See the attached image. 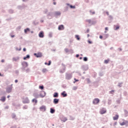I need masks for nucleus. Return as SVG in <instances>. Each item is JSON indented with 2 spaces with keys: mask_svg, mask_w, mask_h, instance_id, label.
I'll list each match as a JSON object with an SVG mask.
<instances>
[{
  "mask_svg": "<svg viewBox=\"0 0 128 128\" xmlns=\"http://www.w3.org/2000/svg\"><path fill=\"white\" fill-rule=\"evenodd\" d=\"M104 32H105V33H106V31H105Z\"/></svg>",
  "mask_w": 128,
  "mask_h": 128,
  "instance_id": "61",
  "label": "nucleus"
},
{
  "mask_svg": "<svg viewBox=\"0 0 128 128\" xmlns=\"http://www.w3.org/2000/svg\"><path fill=\"white\" fill-rule=\"evenodd\" d=\"M23 50H24V52H26V48H23Z\"/></svg>",
  "mask_w": 128,
  "mask_h": 128,
  "instance_id": "42",
  "label": "nucleus"
},
{
  "mask_svg": "<svg viewBox=\"0 0 128 128\" xmlns=\"http://www.w3.org/2000/svg\"><path fill=\"white\" fill-rule=\"evenodd\" d=\"M34 98H38V94H34Z\"/></svg>",
  "mask_w": 128,
  "mask_h": 128,
  "instance_id": "24",
  "label": "nucleus"
},
{
  "mask_svg": "<svg viewBox=\"0 0 128 128\" xmlns=\"http://www.w3.org/2000/svg\"><path fill=\"white\" fill-rule=\"evenodd\" d=\"M63 98H66V96H67L68 94H66V91L63 92L62 94H61Z\"/></svg>",
  "mask_w": 128,
  "mask_h": 128,
  "instance_id": "11",
  "label": "nucleus"
},
{
  "mask_svg": "<svg viewBox=\"0 0 128 128\" xmlns=\"http://www.w3.org/2000/svg\"><path fill=\"white\" fill-rule=\"evenodd\" d=\"M23 0V2H26V0Z\"/></svg>",
  "mask_w": 128,
  "mask_h": 128,
  "instance_id": "57",
  "label": "nucleus"
},
{
  "mask_svg": "<svg viewBox=\"0 0 128 128\" xmlns=\"http://www.w3.org/2000/svg\"><path fill=\"white\" fill-rule=\"evenodd\" d=\"M50 60L49 61V62L48 64H47L48 66H50Z\"/></svg>",
  "mask_w": 128,
  "mask_h": 128,
  "instance_id": "38",
  "label": "nucleus"
},
{
  "mask_svg": "<svg viewBox=\"0 0 128 128\" xmlns=\"http://www.w3.org/2000/svg\"><path fill=\"white\" fill-rule=\"evenodd\" d=\"M2 62H4V60H2Z\"/></svg>",
  "mask_w": 128,
  "mask_h": 128,
  "instance_id": "48",
  "label": "nucleus"
},
{
  "mask_svg": "<svg viewBox=\"0 0 128 128\" xmlns=\"http://www.w3.org/2000/svg\"><path fill=\"white\" fill-rule=\"evenodd\" d=\"M11 38H14V35L11 36Z\"/></svg>",
  "mask_w": 128,
  "mask_h": 128,
  "instance_id": "49",
  "label": "nucleus"
},
{
  "mask_svg": "<svg viewBox=\"0 0 128 128\" xmlns=\"http://www.w3.org/2000/svg\"><path fill=\"white\" fill-rule=\"evenodd\" d=\"M108 34H104L103 38H104V40L108 38Z\"/></svg>",
  "mask_w": 128,
  "mask_h": 128,
  "instance_id": "15",
  "label": "nucleus"
},
{
  "mask_svg": "<svg viewBox=\"0 0 128 128\" xmlns=\"http://www.w3.org/2000/svg\"><path fill=\"white\" fill-rule=\"evenodd\" d=\"M82 57L80 58V60H82Z\"/></svg>",
  "mask_w": 128,
  "mask_h": 128,
  "instance_id": "54",
  "label": "nucleus"
},
{
  "mask_svg": "<svg viewBox=\"0 0 128 128\" xmlns=\"http://www.w3.org/2000/svg\"><path fill=\"white\" fill-rule=\"evenodd\" d=\"M66 78L67 80H70V78H68V75H67V76H66Z\"/></svg>",
  "mask_w": 128,
  "mask_h": 128,
  "instance_id": "39",
  "label": "nucleus"
},
{
  "mask_svg": "<svg viewBox=\"0 0 128 128\" xmlns=\"http://www.w3.org/2000/svg\"><path fill=\"white\" fill-rule=\"evenodd\" d=\"M76 40H80V36L76 35Z\"/></svg>",
  "mask_w": 128,
  "mask_h": 128,
  "instance_id": "21",
  "label": "nucleus"
},
{
  "mask_svg": "<svg viewBox=\"0 0 128 128\" xmlns=\"http://www.w3.org/2000/svg\"><path fill=\"white\" fill-rule=\"evenodd\" d=\"M12 118H16V116L14 114H12Z\"/></svg>",
  "mask_w": 128,
  "mask_h": 128,
  "instance_id": "26",
  "label": "nucleus"
},
{
  "mask_svg": "<svg viewBox=\"0 0 128 128\" xmlns=\"http://www.w3.org/2000/svg\"><path fill=\"white\" fill-rule=\"evenodd\" d=\"M39 88H40V90H44V86H39Z\"/></svg>",
  "mask_w": 128,
  "mask_h": 128,
  "instance_id": "33",
  "label": "nucleus"
},
{
  "mask_svg": "<svg viewBox=\"0 0 128 128\" xmlns=\"http://www.w3.org/2000/svg\"><path fill=\"white\" fill-rule=\"evenodd\" d=\"M58 30H64V25H60L58 28Z\"/></svg>",
  "mask_w": 128,
  "mask_h": 128,
  "instance_id": "7",
  "label": "nucleus"
},
{
  "mask_svg": "<svg viewBox=\"0 0 128 128\" xmlns=\"http://www.w3.org/2000/svg\"><path fill=\"white\" fill-rule=\"evenodd\" d=\"M24 104H28L30 102V100H28V98H26L24 101Z\"/></svg>",
  "mask_w": 128,
  "mask_h": 128,
  "instance_id": "10",
  "label": "nucleus"
},
{
  "mask_svg": "<svg viewBox=\"0 0 128 128\" xmlns=\"http://www.w3.org/2000/svg\"><path fill=\"white\" fill-rule=\"evenodd\" d=\"M70 8H76V6H72V5L70 6Z\"/></svg>",
  "mask_w": 128,
  "mask_h": 128,
  "instance_id": "31",
  "label": "nucleus"
},
{
  "mask_svg": "<svg viewBox=\"0 0 128 128\" xmlns=\"http://www.w3.org/2000/svg\"><path fill=\"white\" fill-rule=\"evenodd\" d=\"M12 86L8 87L6 88V92H12Z\"/></svg>",
  "mask_w": 128,
  "mask_h": 128,
  "instance_id": "9",
  "label": "nucleus"
},
{
  "mask_svg": "<svg viewBox=\"0 0 128 128\" xmlns=\"http://www.w3.org/2000/svg\"><path fill=\"white\" fill-rule=\"evenodd\" d=\"M40 110L41 112H46V106H42L40 108Z\"/></svg>",
  "mask_w": 128,
  "mask_h": 128,
  "instance_id": "5",
  "label": "nucleus"
},
{
  "mask_svg": "<svg viewBox=\"0 0 128 128\" xmlns=\"http://www.w3.org/2000/svg\"><path fill=\"white\" fill-rule=\"evenodd\" d=\"M114 120H118V115L116 114L115 116L113 117Z\"/></svg>",
  "mask_w": 128,
  "mask_h": 128,
  "instance_id": "12",
  "label": "nucleus"
},
{
  "mask_svg": "<svg viewBox=\"0 0 128 128\" xmlns=\"http://www.w3.org/2000/svg\"><path fill=\"white\" fill-rule=\"evenodd\" d=\"M106 110L104 108H102L100 110V114H106Z\"/></svg>",
  "mask_w": 128,
  "mask_h": 128,
  "instance_id": "2",
  "label": "nucleus"
},
{
  "mask_svg": "<svg viewBox=\"0 0 128 128\" xmlns=\"http://www.w3.org/2000/svg\"><path fill=\"white\" fill-rule=\"evenodd\" d=\"M74 80H75V82H74V84L76 82H78V80H76V78H74Z\"/></svg>",
  "mask_w": 128,
  "mask_h": 128,
  "instance_id": "35",
  "label": "nucleus"
},
{
  "mask_svg": "<svg viewBox=\"0 0 128 128\" xmlns=\"http://www.w3.org/2000/svg\"><path fill=\"white\" fill-rule=\"evenodd\" d=\"M88 44H92V41L88 40Z\"/></svg>",
  "mask_w": 128,
  "mask_h": 128,
  "instance_id": "45",
  "label": "nucleus"
},
{
  "mask_svg": "<svg viewBox=\"0 0 128 128\" xmlns=\"http://www.w3.org/2000/svg\"><path fill=\"white\" fill-rule=\"evenodd\" d=\"M78 56H80V55H78V54L76 55V58H78Z\"/></svg>",
  "mask_w": 128,
  "mask_h": 128,
  "instance_id": "46",
  "label": "nucleus"
},
{
  "mask_svg": "<svg viewBox=\"0 0 128 128\" xmlns=\"http://www.w3.org/2000/svg\"><path fill=\"white\" fill-rule=\"evenodd\" d=\"M84 62H88V58L86 57H84Z\"/></svg>",
  "mask_w": 128,
  "mask_h": 128,
  "instance_id": "30",
  "label": "nucleus"
},
{
  "mask_svg": "<svg viewBox=\"0 0 128 128\" xmlns=\"http://www.w3.org/2000/svg\"><path fill=\"white\" fill-rule=\"evenodd\" d=\"M20 60V58L18 57H16L12 58V60H14V62H16V60Z\"/></svg>",
  "mask_w": 128,
  "mask_h": 128,
  "instance_id": "17",
  "label": "nucleus"
},
{
  "mask_svg": "<svg viewBox=\"0 0 128 128\" xmlns=\"http://www.w3.org/2000/svg\"><path fill=\"white\" fill-rule=\"evenodd\" d=\"M18 82V80H15V82H16H16Z\"/></svg>",
  "mask_w": 128,
  "mask_h": 128,
  "instance_id": "47",
  "label": "nucleus"
},
{
  "mask_svg": "<svg viewBox=\"0 0 128 128\" xmlns=\"http://www.w3.org/2000/svg\"><path fill=\"white\" fill-rule=\"evenodd\" d=\"M10 98V96H8V98Z\"/></svg>",
  "mask_w": 128,
  "mask_h": 128,
  "instance_id": "52",
  "label": "nucleus"
},
{
  "mask_svg": "<svg viewBox=\"0 0 128 128\" xmlns=\"http://www.w3.org/2000/svg\"><path fill=\"white\" fill-rule=\"evenodd\" d=\"M88 36H90V34H88Z\"/></svg>",
  "mask_w": 128,
  "mask_h": 128,
  "instance_id": "56",
  "label": "nucleus"
},
{
  "mask_svg": "<svg viewBox=\"0 0 128 128\" xmlns=\"http://www.w3.org/2000/svg\"><path fill=\"white\" fill-rule=\"evenodd\" d=\"M40 22H44V20H40Z\"/></svg>",
  "mask_w": 128,
  "mask_h": 128,
  "instance_id": "50",
  "label": "nucleus"
},
{
  "mask_svg": "<svg viewBox=\"0 0 128 128\" xmlns=\"http://www.w3.org/2000/svg\"><path fill=\"white\" fill-rule=\"evenodd\" d=\"M40 96V98H44V96H46V92H44V91L41 92Z\"/></svg>",
  "mask_w": 128,
  "mask_h": 128,
  "instance_id": "4",
  "label": "nucleus"
},
{
  "mask_svg": "<svg viewBox=\"0 0 128 128\" xmlns=\"http://www.w3.org/2000/svg\"><path fill=\"white\" fill-rule=\"evenodd\" d=\"M118 50H120V52H122V48H119Z\"/></svg>",
  "mask_w": 128,
  "mask_h": 128,
  "instance_id": "44",
  "label": "nucleus"
},
{
  "mask_svg": "<svg viewBox=\"0 0 128 128\" xmlns=\"http://www.w3.org/2000/svg\"><path fill=\"white\" fill-rule=\"evenodd\" d=\"M28 32H30V29L28 28H27L24 30V32L25 34H26Z\"/></svg>",
  "mask_w": 128,
  "mask_h": 128,
  "instance_id": "20",
  "label": "nucleus"
},
{
  "mask_svg": "<svg viewBox=\"0 0 128 128\" xmlns=\"http://www.w3.org/2000/svg\"><path fill=\"white\" fill-rule=\"evenodd\" d=\"M106 14L108 16V12H106Z\"/></svg>",
  "mask_w": 128,
  "mask_h": 128,
  "instance_id": "53",
  "label": "nucleus"
},
{
  "mask_svg": "<svg viewBox=\"0 0 128 128\" xmlns=\"http://www.w3.org/2000/svg\"><path fill=\"white\" fill-rule=\"evenodd\" d=\"M68 6H70V4H67Z\"/></svg>",
  "mask_w": 128,
  "mask_h": 128,
  "instance_id": "60",
  "label": "nucleus"
},
{
  "mask_svg": "<svg viewBox=\"0 0 128 128\" xmlns=\"http://www.w3.org/2000/svg\"><path fill=\"white\" fill-rule=\"evenodd\" d=\"M54 4H55V5H56V2H54Z\"/></svg>",
  "mask_w": 128,
  "mask_h": 128,
  "instance_id": "59",
  "label": "nucleus"
},
{
  "mask_svg": "<svg viewBox=\"0 0 128 128\" xmlns=\"http://www.w3.org/2000/svg\"><path fill=\"white\" fill-rule=\"evenodd\" d=\"M58 102H60V99L54 98V100L53 102L55 104H58Z\"/></svg>",
  "mask_w": 128,
  "mask_h": 128,
  "instance_id": "8",
  "label": "nucleus"
},
{
  "mask_svg": "<svg viewBox=\"0 0 128 128\" xmlns=\"http://www.w3.org/2000/svg\"><path fill=\"white\" fill-rule=\"evenodd\" d=\"M78 90V86H74L72 88V90Z\"/></svg>",
  "mask_w": 128,
  "mask_h": 128,
  "instance_id": "23",
  "label": "nucleus"
},
{
  "mask_svg": "<svg viewBox=\"0 0 128 128\" xmlns=\"http://www.w3.org/2000/svg\"><path fill=\"white\" fill-rule=\"evenodd\" d=\"M102 38H103L102 36H100V40H102Z\"/></svg>",
  "mask_w": 128,
  "mask_h": 128,
  "instance_id": "41",
  "label": "nucleus"
},
{
  "mask_svg": "<svg viewBox=\"0 0 128 128\" xmlns=\"http://www.w3.org/2000/svg\"><path fill=\"white\" fill-rule=\"evenodd\" d=\"M42 72H48V70H46V68H44L42 70Z\"/></svg>",
  "mask_w": 128,
  "mask_h": 128,
  "instance_id": "25",
  "label": "nucleus"
},
{
  "mask_svg": "<svg viewBox=\"0 0 128 128\" xmlns=\"http://www.w3.org/2000/svg\"><path fill=\"white\" fill-rule=\"evenodd\" d=\"M56 14H57L58 16H60V12H56Z\"/></svg>",
  "mask_w": 128,
  "mask_h": 128,
  "instance_id": "36",
  "label": "nucleus"
},
{
  "mask_svg": "<svg viewBox=\"0 0 128 128\" xmlns=\"http://www.w3.org/2000/svg\"><path fill=\"white\" fill-rule=\"evenodd\" d=\"M39 37L42 38H44V32L41 31L40 33H39Z\"/></svg>",
  "mask_w": 128,
  "mask_h": 128,
  "instance_id": "6",
  "label": "nucleus"
},
{
  "mask_svg": "<svg viewBox=\"0 0 128 128\" xmlns=\"http://www.w3.org/2000/svg\"><path fill=\"white\" fill-rule=\"evenodd\" d=\"M86 32H87V33L90 32V29H88V30H87Z\"/></svg>",
  "mask_w": 128,
  "mask_h": 128,
  "instance_id": "43",
  "label": "nucleus"
},
{
  "mask_svg": "<svg viewBox=\"0 0 128 128\" xmlns=\"http://www.w3.org/2000/svg\"><path fill=\"white\" fill-rule=\"evenodd\" d=\"M30 58V55H26V56L24 58V60H26V58Z\"/></svg>",
  "mask_w": 128,
  "mask_h": 128,
  "instance_id": "18",
  "label": "nucleus"
},
{
  "mask_svg": "<svg viewBox=\"0 0 128 128\" xmlns=\"http://www.w3.org/2000/svg\"><path fill=\"white\" fill-rule=\"evenodd\" d=\"M54 98H58V93L54 92Z\"/></svg>",
  "mask_w": 128,
  "mask_h": 128,
  "instance_id": "16",
  "label": "nucleus"
},
{
  "mask_svg": "<svg viewBox=\"0 0 128 128\" xmlns=\"http://www.w3.org/2000/svg\"><path fill=\"white\" fill-rule=\"evenodd\" d=\"M64 50H65L66 52H68V48H65V49H64Z\"/></svg>",
  "mask_w": 128,
  "mask_h": 128,
  "instance_id": "34",
  "label": "nucleus"
},
{
  "mask_svg": "<svg viewBox=\"0 0 128 128\" xmlns=\"http://www.w3.org/2000/svg\"><path fill=\"white\" fill-rule=\"evenodd\" d=\"M118 28H120V26H116L115 30H118Z\"/></svg>",
  "mask_w": 128,
  "mask_h": 128,
  "instance_id": "32",
  "label": "nucleus"
},
{
  "mask_svg": "<svg viewBox=\"0 0 128 128\" xmlns=\"http://www.w3.org/2000/svg\"><path fill=\"white\" fill-rule=\"evenodd\" d=\"M34 56H36V58H42V54L41 52H38V54H34Z\"/></svg>",
  "mask_w": 128,
  "mask_h": 128,
  "instance_id": "3",
  "label": "nucleus"
},
{
  "mask_svg": "<svg viewBox=\"0 0 128 128\" xmlns=\"http://www.w3.org/2000/svg\"><path fill=\"white\" fill-rule=\"evenodd\" d=\"M22 64H26V66H28V63H26V62H24L22 63Z\"/></svg>",
  "mask_w": 128,
  "mask_h": 128,
  "instance_id": "37",
  "label": "nucleus"
},
{
  "mask_svg": "<svg viewBox=\"0 0 128 128\" xmlns=\"http://www.w3.org/2000/svg\"><path fill=\"white\" fill-rule=\"evenodd\" d=\"M0 76H2V74H0Z\"/></svg>",
  "mask_w": 128,
  "mask_h": 128,
  "instance_id": "62",
  "label": "nucleus"
},
{
  "mask_svg": "<svg viewBox=\"0 0 128 128\" xmlns=\"http://www.w3.org/2000/svg\"><path fill=\"white\" fill-rule=\"evenodd\" d=\"M105 30H108V27L105 28Z\"/></svg>",
  "mask_w": 128,
  "mask_h": 128,
  "instance_id": "40",
  "label": "nucleus"
},
{
  "mask_svg": "<svg viewBox=\"0 0 128 128\" xmlns=\"http://www.w3.org/2000/svg\"><path fill=\"white\" fill-rule=\"evenodd\" d=\"M111 92H114V90H112Z\"/></svg>",
  "mask_w": 128,
  "mask_h": 128,
  "instance_id": "51",
  "label": "nucleus"
},
{
  "mask_svg": "<svg viewBox=\"0 0 128 128\" xmlns=\"http://www.w3.org/2000/svg\"><path fill=\"white\" fill-rule=\"evenodd\" d=\"M0 100H1V102H6V97L5 96L2 97V98L0 99Z\"/></svg>",
  "mask_w": 128,
  "mask_h": 128,
  "instance_id": "14",
  "label": "nucleus"
},
{
  "mask_svg": "<svg viewBox=\"0 0 128 128\" xmlns=\"http://www.w3.org/2000/svg\"><path fill=\"white\" fill-rule=\"evenodd\" d=\"M86 22H88V24H92V20H86Z\"/></svg>",
  "mask_w": 128,
  "mask_h": 128,
  "instance_id": "22",
  "label": "nucleus"
},
{
  "mask_svg": "<svg viewBox=\"0 0 128 128\" xmlns=\"http://www.w3.org/2000/svg\"><path fill=\"white\" fill-rule=\"evenodd\" d=\"M5 108H6V110H8V107H6Z\"/></svg>",
  "mask_w": 128,
  "mask_h": 128,
  "instance_id": "55",
  "label": "nucleus"
},
{
  "mask_svg": "<svg viewBox=\"0 0 128 128\" xmlns=\"http://www.w3.org/2000/svg\"><path fill=\"white\" fill-rule=\"evenodd\" d=\"M108 62H110L109 60H106L104 61V64H108Z\"/></svg>",
  "mask_w": 128,
  "mask_h": 128,
  "instance_id": "28",
  "label": "nucleus"
},
{
  "mask_svg": "<svg viewBox=\"0 0 128 128\" xmlns=\"http://www.w3.org/2000/svg\"><path fill=\"white\" fill-rule=\"evenodd\" d=\"M32 102H35L36 104V102H38V100H36V99H33Z\"/></svg>",
  "mask_w": 128,
  "mask_h": 128,
  "instance_id": "29",
  "label": "nucleus"
},
{
  "mask_svg": "<svg viewBox=\"0 0 128 128\" xmlns=\"http://www.w3.org/2000/svg\"><path fill=\"white\" fill-rule=\"evenodd\" d=\"M128 124V121L126 120L125 122H122V123H120V126H124V124Z\"/></svg>",
  "mask_w": 128,
  "mask_h": 128,
  "instance_id": "13",
  "label": "nucleus"
},
{
  "mask_svg": "<svg viewBox=\"0 0 128 128\" xmlns=\"http://www.w3.org/2000/svg\"><path fill=\"white\" fill-rule=\"evenodd\" d=\"M90 12L91 14H96V12L94 11L90 10Z\"/></svg>",
  "mask_w": 128,
  "mask_h": 128,
  "instance_id": "27",
  "label": "nucleus"
},
{
  "mask_svg": "<svg viewBox=\"0 0 128 128\" xmlns=\"http://www.w3.org/2000/svg\"><path fill=\"white\" fill-rule=\"evenodd\" d=\"M54 112H55L54 110L52 108H50V112L51 114H54Z\"/></svg>",
  "mask_w": 128,
  "mask_h": 128,
  "instance_id": "19",
  "label": "nucleus"
},
{
  "mask_svg": "<svg viewBox=\"0 0 128 128\" xmlns=\"http://www.w3.org/2000/svg\"><path fill=\"white\" fill-rule=\"evenodd\" d=\"M98 102H100V99L98 98H94L92 102L94 104H98Z\"/></svg>",
  "mask_w": 128,
  "mask_h": 128,
  "instance_id": "1",
  "label": "nucleus"
},
{
  "mask_svg": "<svg viewBox=\"0 0 128 128\" xmlns=\"http://www.w3.org/2000/svg\"><path fill=\"white\" fill-rule=\"evenodd\" d=\"M45 64H48V63H46V62H45Z\"/></svg>",
  "mask_w": 128,
  "mask_h": 128,
  "instance_id": "58",
  "label": "nucleus"
}]
</instances>
